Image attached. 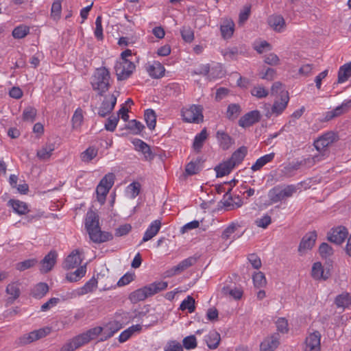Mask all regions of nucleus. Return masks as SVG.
Listing matches in <instances>:
<instances>
[{
	"label": "nucleus",
	"instance_id": "1",
	"mask_svg": "<svg viewBox=\"0 0 351 351\" xmlns=\"http://www.w3.org/2000/svg\"><path fill=\"white\" fill-rule=\"evenodd\" d=\"M85 228L90 239L95 243H104L113 239L111 233L101 230L99 216L93 211L87 213L85 219Z\"/></svg>",
	"mask_w": 351,
	"mask_h": 351
},
{
	"label": "nucleus",
	"instance_id": "2",
	"mask_svg": "<svg viewBox=\"0 0 351 351\" xmlns=\"http://www.w3.org/2000/svg\"><path fill=\"white\" fill-rule=\"evenodd\" d=\"M338 136L332 131L328 132L317 140L314 141V146L315 149L319 152L318 155H315L312 158H308L306 160L308 162L315 163L319 162L325 158L329 154L327 147L337 141Z\"/></svg>",
	"mask_w": 351,
	"mask_h": 351
},
{
	"label": "nucleus",
	"instance_id": "3",
	"mask_svg": "<svg viewBox=\"0 0 351 351\" xmlns=\"http://www.w3.org/2000/svg\"><path fill=\"white\" fill-rule=\"evenodd\" d=\"M168 283L164 281L154 282L132 292L129 299L132 303H136L145 300L147 297L153 295L167 289Z\"/></svg>",
	"mask_w": 351,
	"mask_h": 351
},
{
	"label": "nucleus",
	"instance_id": "4",
	"mask_svg": "<svg viewBox=\"0 0 351 351\" xmlns=\"http://www.w3.org/2000/svg\"><path fill=\"white\" fill-rule=\"evenodd\" d=\"M110 72L106 67L97 69L91 77L93 89L99 95H103L110 88Z\"/></svg>",
	"mask_w": 351,
	"mask_h": 351
},
{
	"label": "nucleus",
	"instance_id": "5",
	"mask_svg": "<svg viewBox=\"0 0 351 351\" xmlns=\"http://www.w3.org/2000/svg\"><path fill=\"white\" fill-rule=\"evenodd\" d=\"M296 191V186L293 184L286 186L278 185L269 190L268 197L271 203L275 204L291 197Z\"/></svg>",
	"mask_w": 351,
	"mask_h": 351
},
{
	"label": "nucleus",
	"instance_id": "6",
	"mask_svg": "<svg viewBox=\"0 0 351 351\" xmlns=\"http://www.w3.org/2000/svg\"><path fill=\"white\" fill-rule=\"evenodd\" d=\"M114 178L113 173H108L101 179L97 186V199L101 205L105 203L106 195L114 184Z\"/></svg>",
	"mask_w": 351,
	"mask_h": 351
},
{
	"label": "nucleus",
	"instance_id": "7",
	"mask_svg": "<svg viewBox=\"0 0 351 351\" xmlns=\"http://www.w3.org/2000/svg\"><path fill=\"white\" fill-rule=\"evenodd\" d=\"M50 332L49 328H43L24 334L19 337L16 341L19 346H25L35 341L45 337Z\"/></svg>",
	"mask_w": 351,
	"mask_h": 351
},
{
	"label": "nucleus",
	"instance_id": "8",
	"mask_svg": "<svg viewBox=\"0 0 351 351\" xmlns=\"http://www.w3.org/2000/svg\"><path fill=\"white\" fill-rule=\"evenodd\" d=\"M136 66L132 60H120L115 64L114 70L118 80L128 79L135 70Z\"/></svg>",
	"mask_w": 351,
	"mask_h": 351
},
{
	"label": "nucleus",
	"instance_id": "9",
	"mask_svg": "<svg viewBox=\"0 0 351 351\" xmlns=\"http://www.w3.org/2000/svg\"><path fill=\"white\" fill-rule=\"evenodd\" d=\"M182 117L185 122L199 123L203 121L202 107L192 105L189 108H183L182 110Z\"/></svg>",
	"mask_w": 351,
	"mask_h": 351
},
{
	"label": "nucleus",
	"instance_id": "10",
	"mask_svg": "<svg viewBox=\"0 0 351 351\" xmlns=\"http://www.w3.org/2000/svg\"><path fill=\"white\" fill-rule=\"evenodd\" d=\"M317 237V234L315 230L305 234L298 246V252L300 255H304L308 250L313 248L315 243Z\"/></svg>",
	"mask_w": 351,
	"mask_h": 351
},
{
	"label": "nucleus",
	"instance_id": "11",
	"mask_svg": "<svg viewBox=\"0 0 351 351\" xmlns=\"http://www.w3.org/2000/svg\"><path fill=\"white\" fill-rule=\"evenodd\" d=\"M197 261V258L193 256H190L180 263L177 265L172 267L171 269L167 270L165 273L166 277H172L175 275L179 274L193 265Z\"/></svg>",
	"mask_w": 351,
	"mask_h": 351
},
{
	"label": "nucleus",
	"instance_id": "12",
	"mask_svg": "<svg viewBox=\"0 0 351 351\" xmlns=\"http://www.w3.org/2000/svg\"><path fill=\"white\" fill-rule=\"evenodd\" d=\"M119 95V93L117 92L116 95L113 93L105 97L98 110V114L100 117H104L113 110Z\"/></svg>",
	"mask_w": 351,
	"mask_h": 351
},
{
	"label": "nucleus",
	"instance_id": "13",
	"mask_svg": "<svg viewBox=\"0 0 351 351\" xmlns=\"http://www.w3.org/2000/svg\"><path fill=\"white\" fill-rule=\"evenodd\" d=\"M348 232L343 226L332 228L328 232L327 239L329 241L337 245L341 244L348 237Z\"/></svg>",
	"mask_w": 351,
	"mask_h": 351
},
{
	"label": "nucleus",
	"instance_id": "14",
	"mask_svg": "<svg viewBox=\"0 0 351 351\" xmlns=\"http://www.w3.org/2000/svg\"><path fill=\"white\" fill-rule=\"evenodd\" d=\"M321 334L319 331H314L306 338L304 351L321 350Z\"/></svg>",
	"mask_w": 351,
	"mask_h": 351
},
{
	"label": "nucleus",
	"instance_id": "15",
	"mask_svg": "<svg viewBox=\"0 0 351 351\" xmlns=\"http://www.w3.org/2000/svg\"><path fill=\"white\" fill-rule=\"evenodd\" d=\"M57 257L56 251L51 250L40 262V272L46 274L50 271L56 263Z\"/></svg>",
	"mask_w": 351,
	"mask_h": 351
},
{
	"label": "nucleus",
	"instance_id": "16",
	"mask_svg": "<svg viewBox=\"0 0 351 351\" xmlns=\"http://www.w3.org/2000/svg\"><path fill=\"white\" fill-rule=\"evenodd\" d=\"M289 97L287 91H282L280 98L276 99L271 108V112L276 115L280 114L287 108Z\"/></svg>",
	"mask_w": 351,
	"mask_h": 351
},
{
	"label": "nucleus",
	"instance_id": "17",
	"mask_svg": "<svg viewBox=\"0 0 351 351\" xmlns=\"http://www.w3.org/2000/svg\"><path fill=\"white\" fill-rule=\"evenodd\" d=\"M260 119V112L257 110H252L245 114L240 118V119L239 120V125L243 128H245L258 122Z\"/></svg>",
	"mask_w": 351,
	"mask_h": 351
},
{
	"label": "nucleus",
	"instance_id": "18",
	"mask_svg": "<svg viewBox=\"0 0 351 351\" xmlns=\"http://www.w3.org/2000/svg\"><path fill=\"white\" fill-rule=\"evenodd\" d=\"M82 259L79 250H75L66 258L63 267L65 269H73L82 263Z\"/></svg>",
	"mask_w": 351,
	"mask_h": 351
},
{
	"label": "nucleus",
	"instance_id": "19",
	"mask_svg": "<svg viewBox=\"0 0 351 351\" xmlns=\"http://www.w3.org/2000/svg\"><path fill=\"white\" fill-rule=\"evenodd\" d=\"M216 138L223 150H228L234 143V139L223 130H218L216 132Z\"/></svg>",
	"mask_w": 351,
	"mask_h": 351
},
{
	"label": "nucleus",
	"instance_id": "20",
	"mask_svg": "<svg viewBox=\"0 0 351 351\" xmlns=\"http://www.w3.org/2000/svg\"><path fill=\"white\" fill-rule=\"evenodd\" d=\"M279 338L278 333L266 338L260 345V351H274L279 345Z\"/></svg>",
	"mask_w": 351,
	"mask_h": 351
},
{
	"label": "nucleus",
	"instance_id": "21",
	"mask_svg": "<svg viewBox=\"0 0 351 351\" xmlns=\"http://www.w3.org/2000/svg\"><path fill=\"white\" fill-rule=\"evenodd\" d=\"M269 25L276 32H282L286 27L284 18L279 14H273L268 18Z\"/></svg>",
	"mask_w": 351,
	"mask_h": 351
},
{
	"label": "nucleus",
	"instance_id": "22",
	"mask_svg": "<svg viewBox=\"0 0 351 351\" xmlns=\"http://www.w3.org/2000/svg\"><path fill=\"white\" fill-rule=\"evenodd\" d=\"M221 36L223 39L230 38L234 32V23L230 19H225L223 20L220 26Z\"/></svg>",
	"mask_w": 351,
	"mask_h": 351
},
{
	"label": "nucleus",
	"instance_id": "23",
	"mask_svg": "<svg viewBox=\"0 0 351 351\" xmlns=\"http://www.w3.org/2000/svg\"><path fill=\"white\" fill-rule=\"evenodd\" d=\"M97 287V280L93 277L88 281H87L84 285L73 291L75 296H81L88 293H91Z\"/></svg>",
	"mask_w": 351,
	"mask_h": 351
},
{
	"label": "nucleus",
	"instance_id": "24",
	"mask_svg": "<svg viewBox=\"0 0 351 351\" xmlns=\"http://www.w3.org/2000/svg\"><path fill=\"white\" fill-rule=\"evenodd\" d=\"M161 222L160 220L157 219L152 221L146 230L141 243L147 242L155 237L159 232Z\"/></svg>",
	"mask_w": 351,
	"mask_h": 351
},
{
	"label": "nucleus",
	"instance_id": "25",
	"mask_svg": "<svg viewBox=\"0 0 351 351\" xmlns=\"http://www.w3.org/2000/svg\"><path fill=\"white\" fill-rule=\"evenodd\" d=\"M351 108V99L344 101L340 106L336 107L333 110L326 113V119H332L335 117H338L345 112H347Z\"/></svg>",
	"mask_w": 351,
	"mask_h": 351
},
{
	"label": "nucleus",
	"instance_id": "26",
	"mask_svg": "<svg viewBox=\"0 0 351 351\" xmlns=\"http://www.w3.org/2000/svg\"><path fill=\"white\" fill-rule=\"evenodd\" d=\"M54 149L55 145L53 143H47L37 151L36 156L41 160H47L50 158Z\"/></svg>",
	"mask_w": 351,
	"mask_h": 351
},
{
	"label": "nucleus",
	"instance_id": "27",
	"mask_svg": "<svg viewBox=\"0 0 351 351\" xmlns=\"http://www.w3.org/2000/svg\"><path fill=\"white\" fill-rule=\"evenodd\" d=\"M247 153V149L245 146L240 147L236 151L233 152L231 157L228 159V160L234 164V167L240 164L245 157Z\"/></svg>",
	"mask_w": 351,
	"mask_h": 351
},
{
	"label": "nucleus",
	"instance_id": "28",
	"mask_svg": "<svg viewBox=\"0 0 351 351\" xmlns=\"http://www.w3.org/2000/svg\"><path fill=\"white\" fill-rule=\"evenodd\" d=\"M86 272V264L81 265L73 272L67 273L66 275V279L70 282H77L85 276Z\"/></svg>",
	"mask_w": 351,
	"mask_h": 351
},
{
	"label": "nucleus",
	"instance_id": "29",
	"mask_svg": "<svg viewBox=\"0 0 351 351\" xmlns=\"http://www.w3.org/2000/svg\"><path fill=\"white\" fill-rule=\"evenodd\" d=\"M14 211L19 215H25L29 212L28 206L26 203L16 199H10L8 202Z\"/></svg>",
	"mask_w": 351,
	"mask_h": 351
},
{
	"label": "nucleus",
	"instance_id": "30",
	"mask_svg": "<svg viewBox=\"0 0 351 351\" xmlns=\"http://www.w3.org/2000/svg\"><path fill=\"white\" fill-rule=\"evenodd\" d=\"M220 339V335L217 331L212 330L205 336L204 341L209 348L215 349L219 343Z\"/></svg>",
	"mask_w": 351,
	"mask_h": 351
},
{
	"label": "nucleus",
	"instance_id": "31",
	"mask_svg": "<svg viewBox=\"0 0 351 351\" xmlns=\"http://www.w3.org/2000/svg\"><path fill=\"white\" fill-rule=\"evenodd\" d=\"M234 168V164H232L228 160L219 164L215 168L217 177H223L229 174Z\"/></svg>",
	"mask_w": 351,
	"mask_h": 351
},
{
	"label": "nucleus",
	"instance_id": "32",
	"mask_svg": "<svg viewBox=\"0 0 351 351\" xmlns=\"http://www.w3.org/2000/svg\"><path fill=\"white\" fill-rule=\"evenodd\" d=\"M165 71L164 66L159 62H155L147 68L149 75L154 78H160L162 77L164 75Z\"/></svg>",
	"mask_w": 351,
	"mask_h": 351
},
{
	"label": "nucleus",
	"instance_id": "33",
	"mask_svg": "<svg viewBox=\"0 0 351 351\" xmlns=\"http://www.w3.org/2000/svg\"><path fill=\"white\" fill-rule=\"evenodd\" d=\"M312 276L316 280H326L328 276V272L325 273L323 266L320 262H316L312 267Z\"/></svg>",
	"mask_w": 351,
	"mask_h": 351
},
{
	"label": "nucleus",
	"instance_id": "34",
	"mask_svg": "<svg viewBox=\"0 0 351 351\" xmlns=\"http://www.w3.org/2000/svg\"><path fill=\"white\" fill-rule=\"evenodd\" d=\"M274 156L275 154L274 152L264 155L256 160L255 163L252 166L251 169L253 171L260 170L264 165L271 162L274 159Z\"/></svg>",
	"mask_w": 351,
	"mask_h": 351
},
{
	"label": "nucleus",
	"instance_id": "35",
	"mask_svg": "<svg viewBox=\"0 0 351 351\" xmlns=\"http://www.w3.org/2000/svg\"><path fill=\"white\" fill-rule=\"evenodd\" d=\"M351 77V62L343 64L338 72V83H343Z\"/></svg>",
	"mask_w": 351,
	"mask_h": 351
},
{
	"label": "nucleus",
	"instance_id": "36",
	"mask_svg": "<svg viewBox=\"0 0 351 351\" xmlns=\"http://www.w3.org/2000/svg\"><path fill=\"white\" fill-rule=\"evenodd\" d=\"M335 304L338 308H342L344 310L351 305V295L345 293L337 295L335 298Z\"/></svg>",
	"mask_w": 351,
	"mask_h": 351
},
{
	"label": "nucleus",
	"instance_id": "37",
	"mask_svg": "<svg viewBox=\"0 0 351 351\" xmlns=\"http://www.w3.org/2000/svg\"><path fill=\"white\" fill-rule=\"evenodd\" d=\"M49 291V286L45 282H39L32 290V295L35 298H43Z\"/></svg>",
	"mask_w": 351,
	"mask_h": 351
},
{
	"label": "nucleus",
	"instance_id": "38",
	"mask_svg": "<svg viewBox=\"0 0 351 351\" xmlns=\"http://www.w3.org/2000/svg\"><path fill=\"white\" fill-rule=\"evenodd\" d=\"M5 291L6 293L10 295L9 299L12 300V301L17 299L21 294L19 284L17 282H12L9 284L7 286Z\"/></svg>",
	"mask_w": 351,
	"mask_h": 351
},
{
	"label": "nucleus",
	"instance_id": "39",
	"mask_svg": "<svg viewBox=\"0 0 351 351\" xmlns=\"http://www.w3.org/2000/svg\"><path fill=\"white\" fill-rule=\"evenodd\" d=\"M145 120L147 125L150 130H154L156 124V115L152 109H147L145 111Z\"/></svg>",
	"mask_w": 351,
	"mask_h": 351
},
{
	"label": "nucleus",
	"instance_id": "40",
	"mask_svg": "<svg viewBox=\"0 0 351 351\" xmlns=\"http://www.w3.org/2000/svg\"><path fill=\"white\" fill-rule=\"evenodd\" d=\"M221 293L224 295H230L235 300H239L243 295V291L239 288L232 289L228 286L223 287L221 289Z\"/></svg>",
	"mask_w": 351,
	"mask_h": 351
},
{
	"label": "nucleus",
	"instance_id": "41",
	"mask_svg": "<svg viewBox=\"0 0 351 351\" xmlns=\"http://www.w3.org/2000/svg\"><path fill=\"white\" fill-rule=\"evenodd\" d=\"M241 111V107L237 104H231L228 106L226 112V117L229 120L236 119L240 114Z\"/></svg>",
	"mask_w": 351,
	"mask_h": 351
},
{
	"label": "nucleus",
	"instance_id": "42",
	"mask_svg": "<svg viewBox=\"0 0 351 351\" xmlns=\"http://www.w3.org/2000/svg\"><path fill=\"white\" fill-rule=\"evenodd\" d=\"M207 138V132L204 128L195 137L193 147L195 150L199 152L203 146L204 141Z\"/></svg>",
	"mask_w": 351,
	"mask_h": 351
},
{
	"label": "nucleus",
	"instance_id": "43",
	"mask_svg": "<svg viewBox=\"0 0 351 351\" xmlns=\"http://www.w3.org/2000/svg\"><path fill=\"white\" fill-rule=\"evenodd\" d=\"M29 32V28L25 25H19L16 27L12 31V36L14 38H23L25 37Z\"/></svg>",
	"mask_w": 351,
	"mask_h": 351
},
{
	"label": "nucleus",
	"instance_id": "44",
	"mask_svg": "<svg viewBox=\"0 0 351 351\" xmlns=\"http://www.w3.org/2000/svg\"><path fill=\"white\" fill-rule=\"evenodd\" d=\"M254 285L256 288L263 287L267 281L264 274L261 271L256 272L252 277Z\"/></svg>",
	"mask_w": 351,
	"mask_h": 351
},
{
	"label": "nucleus",
	"instance_id": "45",
	"mask_svg": "<svg viewBox=\"0 0 351 351\" xmlns=\"http://www.w3.org/2000/svg\"><path fill=\"white\" fill-rule=\"evenodd\" d=\"M180 308L182 311L188 310L189 313H192L195 311V300L193 297L189 295L184 299L180 306Z\"/></svg>",
	"mask_w": 351,
	"mask_h": 351
},
{
	"label": "nucleus",
	"instance_id": "46",
	"mask_svg": "<svg viewBox=\"0 0 351 351\" xmlns=\"http://www.w3.org/2000/svg\"><path fill=\"white\" fill-rule=\"evenodd\" d=\"M84 117L82 110L80 108H77L72 117V124L73 129H78L83 122Z\"/></svg>",
	"mask_w": 351,
	"mask_h": 351
},
{
	"label": "nucleus",
	"instance_id": "47",
	"mask_svg": "<svg viewBox=\"0 0 351 351\" xmlns=\"http://www.w3.org/2000/svg\"><path fill=\"white\" fill-rule=\"evenodd\" d=\"M127 128L130 130L133 134H139L145 128V126L140 121L133 119L129 121Z\"/></svg>",
	"mask_w": 351,
	"mask_h": 351
},
{
	"label": "nucleus",
	"instance_id": "48",
	"mask_svg": "<svg viewBox=\"0 0 351 351\" xmlns=\"http://www.w3.org/2000/svg\"><path fill=\"white\" fill-rule=\"evenodd\" d=\"M182 39L187 42L191 43L194 39V32L193 29L189 26H184L180 30Z\"/></svg>",
	"mask_w": 351,
	"mask_h": 351
},
{
	"label": "nucleus",
	"instance_id": "49",
	"mask_svg": "<svg viewBox=\"0 0 351 351\" xmlns=\"http://www.w3.org/2000/svg\"><path fill=\"white\" fill-rule=\"evenodd\" d=\"M36 113L37 111L34 107L28 106L25 108L23 112V120L33 122L35 119Z\"/></svg>",
	"mask_w": 351,
	"mask_h": 351
},
{
	"label": "nucleus",
	"instance_id": "50",
	"mask_svg": "<svg viewBox=\"0 0 351 351\" xmlns=\"http://www.w3.org/2000/svg\"><path fill=\"white\" fill-rule=\"evenodd\" d=\"M319 253L322 258H326L333 254V249L327 243H322L319 247Z\"/></svg>",
	"mask_w": 351,
	"mask_h": 351
},
{
	"label": "nucleus",
	"instance_id": "51",
	"mask_svg": "<svg viewBox=\"0 0 351 351\" xmlns=\"http://www.w3.org/2000/svg\"><path fill=\"white\" fill-rule=\"evenodd\" d=\"M183 347L186 350L194 349L197 347V340L195 335H189L182 340Z\"/></svg>",
	"mask_w": 351,
	"mask_h": 351
},
{
	"label": "nucleus",
	"instance_id": "52",
	"mask_svg": "<svg viewBox=\"0 0 351 351\" xmlns=\"http://www.w3.org/2000/svg\"><path fill=\"white\" fill-rule=\"evenodd\" d=\"M36 263L37 260L35 258L27 259L24 261L18 263L16 265V268L19 271H25L34 267Z\"/></svg>",
	"mask_w": 351,
	"mask_h": 351
},
{
	"label": "nucleus",
	"instance_id": "53",
	"mask_svg": "<svg viewBox=\"0 0 351 351\" xmlns=\"http://www.w3.org/2000/svg\"><path fill=\"white\" fill-rule=\"evenodd\" d=\"M119 116H111L110 117L104 125L105 129L109 132H114L117 128V123L119 122Z\"/></svg>",
	"mask_w": 351,
	"mask_h": 351
},
{
	"label": "nucleus",
	"instance_id": "54",
	"mask_svg": "<svg viewBox=\"0 0 351 351\" xmlns=\"http://www.w3.org/2000/svg\"><path fill=\"white\" fill-rule=\"evenodd\" d=\"M251 94L253 96L261 99V98L266 97L268 95L269 92L263 86H254L252 89Z\"/></svg>",
	"mask_w": 351,
	"mask_h": 351
},
{
	"label": "nucleus",
	"instance_id": "55",
	"mask_svg": "<svg viewBox=\"0 0 351 351\" xmlns=\"http://www.w3.org/2000/svg\"><path fill=\"white\" fill-rule=\"evenodd\" d=\"M85 333L81 334L72 339L74 348H78L89 342L88 338Z\"/></svg>",
	"mask_w": 351,
	"mask_h": 351
},
{
	"label": "nucleus",
	"instance_id": "56",
	"mask_svg": "<svg viewBox=\"0 0 351 351\" xmlns=\"http://www.w3.org/2000/svg\"><path fill=\"white\" fill-rule=\"evenodd\" d=\"M102 18L101 16H98L95 21V36L98 40H102L104 38L103 28H102Z\"/></svg>",
	"mask_w": 351,
	"mask_h": 351
},
{
	"label": "nucleus",
	"instance_id": "57",
	"mask_svg": "<svg viewBox=\"0 0 351 351\" xmlns=\"http://www.w3.org/2000/svg\"><path fill=\"white\" fill-rule=\"evenodd\" d=\"M97 155V151L94 148L89 147L82 153L81 158L83 161L88 162Z\"/></svg>",
	"mask_w": 351,
	"mask_h": 351
},
{
	"label": "nucleus",
	"instance_id": "58",
	"mask_svg": "<svg viewBox=\"0 0 351 351\" xmlns=\"http://www.w3.org/2000/svg\"><path fill=\"white\" fill-rule=\"evenodd\" d=\"M276 327L278 331H280L282 333H286L288 332V322L287 320L285 318L280 317L277 319L276 322Z\"/></svg>",
	"mask_w": 351,
	"mask_h": 351
},
{
	"label": "nucleus",
	"instance_id": "59",
	"mask_svg": "<svg viewBox=\"0 0 351 351\" xmlns=\"http://www.w3.org/2000/svg\"><path fill=\"white\" fill-rule=\"evenodd\" d=\"M271 223V217L268 215H265L263 217L257 219L255 223L258 227L266 228Z\"/></svg>",
	"mask_w": 351,
	"mask_h": 351
},
{
	"label": "nucleus",
	"instance_id": "60",
	"mask_svg": "<svg viewBox=\"0 0 351 351\" xmlns=\"http://www.w3.org/2000/svg\"><path fill=\"white\" fill-rule=\"evenodd\" d=\"M199 171L198 164L194 162H189L185 168V172L189 176L197 174Z\"/></svg>",
	"mask_w": 351,
	"mask_h": 351
},
{
	"label": "nucleus",
	"instance_id": "61",
	"mask_svg": "<svg viewBox=\"0 0 351 351\" xmlns=\"http://www.w3.org/2000/svg\"><path fill=\"white\" fill-rule=\"evenodd\" d=\"M164 351H183V348L179 342L171 341L167 343Z\"/></svg>",
	"mask_w": 351,
	"mask_h": 351
},
{
	"label": "nucleus",
	"instance_id": "62",
	"mask_svg": "<svg viewBox=\"0 0 351 351\" xmlns=\"http://www.w3.org/2000/svg\"><path fill=\"white\" fill-rule=\"evenodd\" d=\"M264 62L267 64L275 66L279 64L280 59L277 55L271 53L265 56Z\"/></svg>",
	"mask_w": 351,
	"mask_h": 351
},
{
	"label": "nucleus",
	"instance_id": "63",
	"mask_svg": "<svg viewBox=\"0 0 351 351\" xmlns=\"http://www.w3.org/2000/svg\"><path fill=\"white\" fill-rule=\"evenodd\" d=\"M62 10L61 2L60 1H55L51 5V14L55 19L58 18L60 15Z\"/></svg>",
	"mask_w": 351,
	"mask_h": 351
},
{
	"label": "nucleus",
	"instance_id": "64",
	"mask_svg": "<svg viewBox=\"0 0 351 351\" xmlns=\"http://www.w3.org/2000/svg\"><path fill=\"white\" fill-rule=\"evenodd\" d=\"M128 189L131 193L132 197H136L140 193L141 184L138 182H134L131 183Z\"/></svg>",
	"mask_w": 351,
	"mask_h": 351
}]
</instances>
